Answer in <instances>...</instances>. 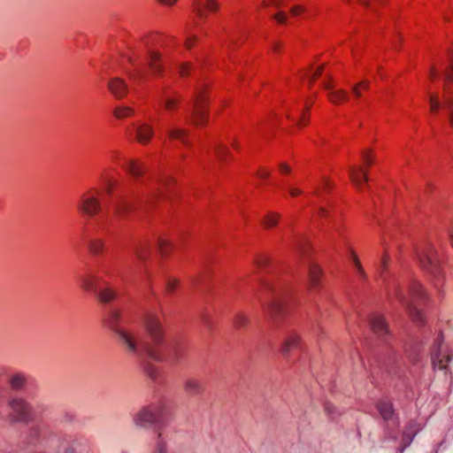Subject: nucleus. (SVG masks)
Wrapping results in <instances>:
<instances>
[{
	"instance_id": "f257e3e1",
	"label": "nucleus",
	"mask_w": 453,
	"mask_h": 453,
	"mask_svg": "<svg viewBox=\"0 0 453 453\" xmlns=\"http://www.w3.org/2000/svg\"><path fill=\"white\" fill-rule=\"evenodd\" d=\"M104 321L127 350L141 361L145 372L154 381L160 380L161 372L149 359L172 364L178 362L180 353L177 352L175 344L165 338L157 314L148 312L141 329L138 325L131 323L122 315L119 309L111 307L105 310Z\"/></svg>"
},
{
	"instance_id": "f03ea898",
	"label": "nucleus",
	"mask_w": 453,
	"mask_h": 453,
	"mask_svg": "<svg viewBox=\"0 0 453 453\" xmlns=\"http://www.w3.org/2000/svg\"><path fill=\"white\" fill-rule=\"evenodd\" d=\"M156 36L144 37L128 57L132 69L128 76L134 85L144 84L151 75H159L163 71L162 58L159 52L152 49Z\"/></svg>"
},
{
	"instance_id": "7ed1b4c3",
	"label": "nucleus",
	"mask_w": 453,
	"mask_h": 453,
	"mask_svg": "<svg viewBox=\"0 0 453 453\" xmlns=\"http://www.w3.org/2000/svg\"><path fill=\"white\" fill-rule=\"evenodd\" d=\"M444 93L441 97L437 94H431L428 96L431 111L437 113L442 110L449 125L453 127V60L449 59L443 73Z\"/></svg>"
},
{
	"instance_id": "20e7f679",
	"label": "nucleus",
	"mask_w": 453,
	"mask_h": 453,
	"mask_svg": "<svg viewBox=\"0 0 453 453\" xmlns=\"http://www.w3.org/2000/svg\"><path fill=\"white\" fill-rule=\"evenodd\" d=\"M79 280L83 289L93 292L103 303H108L113 301L117 296L115 290L109 286L96 272L91 269H87L86 272L79 277Z\"/></svg>"
},
{
	"instance_id": "39448f33",
	"label": "nucleus",
	"mask_w": 453,
	"mask_h": 453,
	"mask_svg": "<svg viewBox=\"0 0 453 453\" xmlns=\"http://www.w3.org/2000/svg\"><path fill=\"white\" fill-rule=\"evenodd\" d=\"M395 296L398 301L404 305L411 317L416 322H422L424 319L421 311L418 308V303L426 298V294L422 289L418 282L413 281L409 288L406 296L401 289H395Z\"/></svg>"
},
{
	"instance_id": "423d86ee",
	"label": "nucleus",
	"mask_w": 453,
	"mask_h": 453,
	"mask_svg": "<svg viewBox=\"0 0 453 453\" xmlns=\"http://www.w3.org/2000/svg\"><path fill=\"white\" fill-rule=\"evenodd\" d=\"M261 285L263 290L272 296L266 303L260 300L264 310L273 321H276L277 317L285 312L283 300L287 290L283 287L270 281H263Z\"/></svg>"
},
{
	"instance_id": "0eeeda50",
	"label": "nucleus",
	"mask_w": 453,
	"mask_h": 453,
	"mask_svg": "<svg viewBox=\"0 0 453 453\" xmlns=\"http://www.w3.org/2000/svg\"><path fill=\"white\" fill-rule=\"evenodd\" d=\"M104 185L106 193L112 198L114 214L118 217H122L126 213L131 211L140 198L129 197L125 192L114 193V188L118 185L117 180L111 179L108 176L103 177Z\"/></svg>"
},
{
	"instance_id": "6e6552de",
	"label": "nucleus",
	"mask_w": 453,
	"mask_h": 453,
	"mask_svg": "<svg viewBox=\"0 0 453 453\" xmlns=\"http://www.w3.org/2000/svg\"><path fill=\"white\" fill-rule=\"evenodd\" d=\"M376 407L384 422L383 441H396L400 421L392 403L387 399H381L377 403Z\"/></svg>"
},
{
	"instance_id": "1a4fd4ad",
	"label": "nucleus",
	"mask_w": 453,
	"mask_h": 453,
	"mask_svg": "<svg viewBox=\"0 0 453 453\" xmlns=\"http://www.w3.org/2000/svg\"><path fill=\"white\" fill-rule=\"evenodd\" d=\"M164 416V407L161 403H153L143 406L133 415V421L135 426L148 427L158 422Z\"/></svg>"
},
{
	"instance_id": "9d476101",
	"label": "nucleus",
	"mask_w": 453,
	"mask_h": 453,
	"mask_svg": "<svg viewBox=\"0 0 453 453\" xmlns=\"http://www.w3.org/2000/svg\"><path fill=\"white\" fill-rule=\"evenodd\" d=\"M417 256L423 270L434 277L440 274V262L436 251L431 244H426L418 251Z\"/></svg>"
},
{
	"instance_id": "9b49d317",
	"label": "nucleus",
	"mask_w": 453,
	"mask_h": 453,
	"mask_svg": "<svg viewBox=\"0 0 453 453\" xmlns=\"http://www.w3.org/2000/svg\"><path fill=\"white\" fill-rule=\"evenodd\" d=\"M8 405L12 411L11 418L12 422H21L28 424L32 421L31 407L22 398L13 397L8 401Z\"/></svg>"
},
{
	"instance_id": "f8f14e48",
	"label": "nucleus",
	"mask_w": 453,
	"mask_h": 453,
	"mask_svg": "<svg viewBox=\"0 0 453 453\" xmlns=\"http://www.w3.org/2000/svg\"><path fill=\"white\" fill-rule=\"evenodd\" d=\"M41 439L48 443L53 444L55 441L58 442L60 441L61 436L58 435L50 426L45 423L31 426L28 431L29 442L35 443Z\"/></svg>"
},
{
	"instance_id": "ddd939ff",
	"label": "nucleus",
	"mask_w": 453,
	"mask_h": 453,
	"mask_svg": "<svg viewBox=\"0 0 453 453\" xmlns=\"http://www.w3.org/2000/svg\"><path fill=\"white\" fill-rule=\"evenodd\" d=\"M96 193L99 192L96 191ZM96 195L97 194L91 196L84 195L77 205L79 211L89 217H93L101 211L102 206Z\"/></svg>"
},
{
	"instance_id": "4468645a",
	"label": "nucleus",
	"mask_w": 453,
	"mask_h": 453,
	"mask_svg": "<svg viewBox=\"0 0 453 453\" xmlns=\"http://www.w3.org/2000/svg\"><path fill=\"white\" fill-rule=\"evenodd\" d=\"M442 339L438 337L435 341L434 347L431 354L432 365L434 369L444 370L447 367V364L450 361L451 357L449 355L442 354L441 350Z\"/></svg>"
},
{
	"instance_id": "2eb2a0df",
	"label": "nucleus",
	"mask_w": 453,
	"mask_h": 453,
	"mask_svg": "<svg viewBox=\"0 0 453 453\" xmlns=\"http://www.w3.org/2000/svg\"><path fill=\"white\" fill-rule=\"evenodd\" d=\"M205 119L206 112L203 107V99L202 93H199L196 95L194 101V107L190 116L188 117V120L191 121L194 125L199 126L205 121Z\"/></svg>"
},
{
	"instance_id": "dca6fc26",
	"label": "nucleus",
	"mask_w": 453,
	"mask_h": 453,
	"mask_svg": "<svg viewBox=\"0 0 453 453\" xmlns=\"http://www.w3.org/2000/svg\"><path fill=\"white\" fill-rule=\"evenodd\" d=\"M420 430L419 425L411 420L408 423L405 430L403 431L401 438L402 446L396 449V453H403L404 449L411 445L415 435Z\"/></svg>"
},
{
	"instance_id": "f3484780",
	"label": "nucleus",
	"mask_w": 453,
	"mask_h": 453,
	"mask_svg": "<svg viewBox=\"0 0 453 453\" xmlns=\"http://www.w3.org/2000/svg\"><path fill=\"white\" fill-rule=\"evenodd\" d=\"M369 324L372 332L376 334L380 338H383L388 334V326L381 315L377 313L371 315L369 318Z\"/></svg>"
},
{
	"instance_id": "a211bd4d",
	"label": "nucleus",
	"mask_w": 453,
	"mask_h": 453,
	"mask_svg": "<svg viewBox=\"0 0 453 453\" xmlns=\"http://www.w3.org/2000/svg\"><path fill=\"white\" fill-rule=\"evenodd\" d=\"M184 390L187 394L196 396L203 393L204 388L202 381L195 377L188 376L183 382Z\"/></svg>"
},
{
	"instance_id": "6ab92c4d",
	"label": "nucleus",
	"mask_w": 453,
	"mask_h": 453,
	"mask_svg": "<svg viewBox=\"0 0 453 453\" xmlns=\"http://www.w3.org/2000/svg\"><path fill=\"white\" fill-rule=\"evenodd\" d=\"M192 7L196 15L203 19L205 16V11L213 12L218 8V3L215 0H194Z\"/></svg>"
},
{
	"instance_id": "aec40b11",
	"label": "nucleus",
	"mask_w": 453,
	"mask_h": 453,
	"mask_svg": "<svg viewBox=\"0 0 453 453\" xmlns=\"http://www.w3.org/2000/svg\"><path fill=\"white\" fill-rule=\"evenodd\" d=\"M108 88L116 98H121L127 93V85L120 78H112L108 82Z\"/></svg>"
},
{
	"instance_id": "412c9836",
	"label": "nucleus",
	"mask_w": 453,
	"mask_h": 453,
	"mask_svg": "<svg viewBox=\"0 0 453 453\" xmlns=\"http://www.w3.org/2000/svg\"><path fill=\"white\" fill-rule=\"evenodd\" d=\"M134 128L135 131L136 139L142 144L149 142L150 138L153 136V128L147 123H142L138 126L134 125Z\"/></svg>"
},
{
	"instance_id": "4be33fe9",
	"label": "nucleus",
	"mask_w": 453,
	"mask_h": 453,
	"mask_svg": "<svg viewBox=\"0 0 453 453\" xmlns=\"http://www.w3.org/2000/svg\"><path fill=\"white\" fill-rule=\"evenodd\" d=\"M123 168L134 178L139 179L145 173V166L139 161L128 159L122 165Z\"/></svg>"
},
{
	"instance_id": "5701e85b",
	"label": "nucleus",
	"mask_w": 453,
	"mask_h": 453,
	"mask_svg": "<svg viewBox=\"0 0 453 453\" xmlns=\"http://www.w3.org/2000/svg\"><path fill=\"white\" fill-rule=\"evenodd\" d=\"M325 88L328 91V98L334 104H339L348 99V93L343 89H334L333 87L327 83L324 84Z\"/></svg>"
},
{
	"instance_id": "b1692460",
	"label": "nucleus",
	"mask_w": 453,
	"mask_h": 453,
	"mask_svg": "<svg viewBox=\"0 0 453 453\" xmlns=\"http://www.w3.org/2000/svg\"><path fill=\"white\" fill-rule=\"evenodd\" d=\"M8 382L12 389L21 390L27 382V378L22 372H12L8 376Z\"/></svg>"
},
{
	"instance_id": "393cba45",
	"label": "nucleus",
	"mask_w": 453,
	"mask_h": 453,
	"mask_svg": "<svg viewBox=\"0 0 453 453\" xmlns=\"http://www.w3.org/2000/svg\"><path fill=\"white\" fill-rule=\"evenodd\" d=\"M301 347V342L298 336L295 334H289L284 341L281 352L283 355L288 354L291 350Z\"/></svg>"
},
{
	"instance_id": "a878e982",
	"label": "nucleus",
	"mask_w": 453,
	"mask_h": 453,
	"mask_svg": "<svg viewBox=\"0 0 453 453\" xmlns=\"http://www.w3.org/2000/svg\"><path fill=\"white\" fill-rule=\"evenodd\" d=\"M349 177L352 182L357 186H359L362 182H366L368 180L367 173L361 168L356 166L349 167Z\"/></svg>"
},
{
	"instance_id": "bb28decb",
	"label": "nucleus",
	"mask_w": 453,
	"mask_h": 453,
	"mask_svg": "<svg viewBox=\"0 0 453 453\" xmlns=\"http://www.w3.org/2000/svg\"><path fill=\"white\" fill-rule=\"evenodd\" d=\"M166 133L171 140H178L184 144H188L187 132L185 129L180 127H173L168 128Z\"/></svg>"
},
{
	"instance_id": "cd10ccee",
	"label": "nucleus",
	"mask_w": 453,
	"mask_h": 453,
	"mask_svg": "<svg viewBox=\"0 0 453 453\" xmlns=\"http://www.w3.org/2000/svg\"><path fill=\"white\" fill-rule=\"evenodd\" d=\"M160 93V101L165 104L166 110H172L177 106L180 98V96H173L167 95L165 89H162Z\"/></svg>"
},
{
	"instance_id": "c85d7f7f",
	"label": "nucleus",
	"mask_w": 453,
	"mask_h": 453,
	"mask_svg": "<svg viewBox=\"0 0 453 453\" xmlns=\"http://www.w3.org/2000/svg\"><path fill=\"white\" fill-rule=\"evenodd\" d=\"M320 273L321 272L319 267L315 263L311 261L309 262L308 275L311 286L315 287L319 283Z\"/></svg>"
},
{
	"instance_id": "c756f323",
	"label": "nucleus",
	"mask_w": 453,
	"mask_h": 453,
	"mask_svg": "<svg viewBox=\"0 0 453 453\" xmlns=\"http://www.w3.org/2000/svg\"><path fill=\"white\" fill-rule=\"evenodd\" d=\"M408 359L413 364H418L421 359L420 346L418 343H412L405 349Z\"/></svg>"
},
{
	"instance_id": "7c9ffc66",
	"label": "nucleus",
	"mask_w": 453,
	"mask_h": 453,
	"mask_svg": "<svg viewBox=\"0 0 453 453\" xmlns=\"http://www.w3.org/2000/svg\"><path fill=\"white\" fill-rule=\"evenodd\" d=\"M88 246L89 251L93 255L98 256V255H101L104 251V242L101 239L91 238L90 240H88Z\"/></svg>"
},
{
	"instance_id": "2f4dec72",
	"label": "nucleus",
	"mask_w": 453,
	"mask_h": 453,
	"mask_svg": "<svg viewBox=\"0 0 453 453\" xmlns=\"http://www.w3.org/2000/svg\"><path fill=\"white\" fill-rule=\"evenodd\" d=\"M133 109L128 106H118L115 108L113 114L118 119H123L133 114Z\"/></svg>"
},
{
	"instance_id": "473e14b6",
	"label": "nucleus",
	"mask_w": 453,
	"mask_h": 453,
	"mask_svg": "<svg viewBox=\"0 0 453 453\" xmlns=\"http://www.w3.org/2000/svg\"><path fill=\"white\" fill-rule=\"evenodd\" d=\"M169 182H170V180H162L158 184V187H157V190H152L144 198H142V201H150V200H152V199L156 198L159 194H161L163 192L162 188L165 186L169 185Z\"/></svg>"
},
{
	"instance_id": "72a5a7b5",
	"label": "nucleus",
	"mask_w": 453,
	"mask_h": 453,
	"mask_svg": "<svg viewBox=\"0 0 453 453\" xmlns=\"http://www.w3.org/2000/svg\"><path fill=\"white\" fill-rule=\"evenodd\" d=\"M148 251V245L146 243H140L134 247V252L137 258L144 260Z\"/></svg>"
},
{
	"instance_id": "f704fd0d",
	"label": "nucleus",
	"mask_w": 453,
	"mask_h": 453,
	"mask_svg": "<svg viewBox=\"0 0 453 453\" xmlns=\"http://www.w3.org/2000/svg\"><path fill=\"white\" fill-rule=\"evenodd\" d=\"M360 88H363L365 90H367L369 88V81H363L351 87V90L357 98H359L361 96Z\"/></svg>"
},
{
	"instance_id": "c9c22d12",
	"label": "nucleus",
	"mask_w": 453,
	"mask_h": 453,
	"mask_svg": "<svg viewBox=\"0 0 453 453\" xmlns=\"http://www.w3.org/2000/svg\"><path fill=\"white\" fill-rule=\"evenodd\" d=\"M249 318L244 313L236 314L234 323L236 327H242L248 324Z\"/></svg>"
},
{
	"instance_id": "e433bc0d",
	"label": "nucleus",
	"mask_w": 453,
	"mask_h": 453,
	"mask_svg": "<svg viewBox=\"0 0 453 453\" xmlns=\"http://www.w3.org/2000/svg\"><path fill=\"white\" fill-rule=\"evenodd\" d=\"M278 219H279V215L278 214H275V213H269L265 216V219H264V224L267 226V227H271V226H273L277 224L278 222Z\"/></svg>"
},
{
	"instance_id": "4c0bfd02",
	"label": "nucleus",
	"mask_w": 453,
	"mask_h": 453,
	"mask_svg": "<svg viewBox=\"0 0 453 453\" xmlns=\"http://www.w3.org/2000/svg\"><path fill=\"white\" fill-rule=\"evenodd\" d=\"M153 453H166L165 443L162 439V434H158V438L156 443V448Z\"/></svg>"
},
{
	"instance_id": "58836bf2",
	"label": "nucleus",
	"mask_w": 453,
	"mask_h": 453,
	"mask_svg": "<svg viewBox=\"0 0 453 453\" xmlns=\"http://www.w3.org/2000/svg\"><path fill=\"white\" fill-rule=\"evenodd\" d=\"M172 247V244L169 243L167 240L165 239H159L157 241V248L162 255L165 254L167 250Z\"/></svg>"
},
{
	"instance_id": "ea45409f",
	"label": "nucleus",
	"mask_w": 453,
	"mask_h": 453,
	"mask_svg": "<svg viewBox=\"0 0 453 453\" xmlns=\"http://www.w3.org/2000/svg\"><path fill=\"white\" fill-rule=\"evenodd\" d=\"M351 255H352L353 262H354V265H355V267H356V269H357V273H358L362 277H365V272H364V269H363V267H362V265H361V264H360V262H359V260H358L357 257V256H356V254H354L353 252H352V254H351Z\"/></svg>"
},
{
	"instance_id": "a19ab883",
	"label": "nucleus",
	"mask_w": 453,
	"mask_h": 453,
	"mask_svg": "<svg viewBox=\"0 0 453 453\" xmlns=\"http://www.w3.org/2000/svg\"><path fill=\"white\" fill-rule=\"evenodd\" d=\"M325 411L330 418H332V419L334 418L335 407L332 403H325Z\"/></svg>"
},
{
	"instance_id": "79ce46f5",
	"label": "nucleus",
	"mask_w": 453,
	"mask_h": 453,
	"mask_svg": "<svg viewBox=\"0 0 453 453\" xmlns=\"http://www.w3.org/2000/svg\"><path fill=\"white\" fill-rule=\"evenodd\" d=\"M308 246L307 241L304 238H299L296 242V249L300 250V252H304Z\"/></svg>"
},
{
	"instance_id": "37998d69",
	"label": "nucleus",
	"mask_w": 453,
	"mask_h": 453,
	"mask_svg": "<svg viewBox=\"0 0 453 453\" xmlns=\"http://www.w3.org/2000/svg\"><path fill=\"white\" fill-rule=\"evenodd\" d=\"M214 150H215L218 157L220 158L223 157L227 153L226 149L222 147L221 145H218V144L215 145Z\"/></svg>"
},
{
	"instance_id": "c03bdc74",
	"label": "nucleus",
	"mask_w": 453,
	"mask_h": 453,
	"mask_svg": "<svg viewBox=\"0 0 453 453\" xmlns=\"http://www.w3.org/2000/svg\"><path fill=\"white\" fill-rule=\"evenodd\" d=\"M269 260L267 257L262 256L257 258L256 264L258 267H263L268 264Z\"/></svg>"
},
{
	"instance_id": "a18cd8bd",
	"label": "nucleus",
	"mask_w": 453,
	"mask_h": 453,
	"mask_svg": "<svg viewBox=\"0 0 453 453\" xmlns=\"http://www.w3.org/2000/svg\"><path fill=\"white\" fill-rule=\"evenodd\" d=\"M177 286V281L174 279H168L166 282V288L167 290L173 291Z\"/></svg>"
},
{
	"instance_id": "49530a36",
	"label": "nucleus",
	"mask_w": 453,
	"mask_h": 453,
	"mask_svg": "<svg viewBox=\"0 0 453 453\" xmlns=\"http://www.w3.org/2000/svg\"><path fill=\"white\" fill-rule=\"evenodd\" d=\"M196 41V36L192 35L186 39L185 45L188 49H190L193 42Z\"/></svg>"
},
{
	"instance_id": "de8ad7c7",
	"label": "nucleus",
	"mask_w": 453,
	"mask_h": 453,
	"mask_svg": "<svg viewBox=\"0 0 453 453\" xmlns=\"http://www.w3.org/2000/svg\"><path fill=\"white\" fill-rule=\"evenodd\" d=\"M189 69H190L189 65H188V64L182 65L180 67V75H181V76H185L186 74H188V73Z\"/></svg>"
},
{
	"instance_id": "09e8293b",
	"label": "nucleus",
	"mask_w": 453,
	"mask_h": 453,
	"mask_svg": "<svg viewBox=\"0 0 453 453\" xmlns=\"http://www.w3.org/2000/svg\"><path fill=\"white\" fill-rule=\"evenodd\" d=\"M10 373V368L4 365H0V377L3 376H9Z\"/></svg>"
},
{
	"instance_id": "8fccbe9b",
	"label": "nucleus",
	"mask_w": 453,
	"mask_h": 453,
	"mask_svg": "<svg viewBox=\"0 0 453 453\" xmlns=\"http://www.w3.org/2000/svg\"><path fill=\"white\" fill-rule=\"evenodd\" d=\"M274 19H275L278 22H280V23H283V22L285 21V19H286V16H285V14H284L283 12H280V13H279V14H277V15H275Z\"/></svg>"
},
{
	"instance_id": "3c124183",
	"label": "nucleus",
	"mask_w": 453,
	"mask_h": 453,
	"mask_svg": "<svg viewBox=\"0 0 453 453\" xmlns=\"http://www.w3.org/2000/svg\"><path fill=\"white\" fill-rule=\"evenodd\" d=\"M363 159L367 165H371L372 163V158L366 153H363Z\"/></svg>"
},
{
	"instance_id": "603ef678",
	"label": "nucleus",
	"mask_w": 453,
	"mask_h": 453,
	"mask_svg": "<svg viewBox=\"0 0 453 453\" xmlns=\"http://www.w3.org/2000/svg\"><path fill=\"white\" fill-rule=\"evenodd\" d=\"M322 70V66L318 67L312 73V80H315L317 77H319L321 74Z\"/></svg>"
},
{
	"instance_id": "864d4df0",
	"label": "nucleus",
	"mask_w": 453,
	"mask_h": 453,
	"mask_svg": "<svg viewBox=\"0 0 453 453\" xmlns=\"http://www.w3.org/2000/svg\"><path fill=\"white\" fill-rule=\"evenodd\" d=\"M111 222V218L107 215L105 217L101 218V222L99 223L103 227H104V225Z\"/></svg>"
},
{
	"instance_id": "5fc2aeb1",
	"label": "nucleus",
	"mask_w": 453,
	"mask_h": 453,
	"mask_svg": "<svg viewBox=\"0 0 453 453\" xmlns=\"http://www.w3.org/2000/svg\"><path fill=\"white\" fill-rule=\"evenodd\" d=\"M289 193L291 196H296L302 194V191L298 188H289Z\"/></svg>"
},
{
	"instance_id": "6e6d98bb",
	"label": "nucleus",
	"mask_w": 453,
	"mask_h": 453,
	"mask_svg": "<svg viewBox=\"0 0 453 453\" xmlns=\"http://www.w3.org/2000/svg\"><path fill=\"white\" fill-rule=\"evenodd\" d=\"M258 176L260 178H268L270 176V173L267 170H261L258 173Z\"/></svg>"
},
{
	"instance_id": "4d7b16f0",
	"label": "nucleus",
	"mask_w": 453,
	"mask_h": 453,
	"mask_svg": "<svg viewBox=\"0 0 453 453\" xmlns=\"http://www.w3.org/2000/svg\"><path fill=\"white\" fill-rule=\"evenodd\" d=\"M178 0H159V2L163 4L172 6Z\"/></svg>"
},
{
	"instance_id": "13d9d810",
	"label": "nucleus",
	"mask_w": 453,
	"mask_h": 453,
	"mask_svg": "<svg viewBox=\"0 0 453 453\" xmlns=\"http://www.w3.org/2000/svg\"><path fill=\"white\" fill-rule=\"evenodd\" d=\"M293 15H298L302 12V7L300 6H295L291 10Z\"/></svg>"
},
{
	"instance_id": "bf43d9fd",
	"label": "nucleus",
	"mask_w": 453,
	"mask_h": 453,
	"mask_svg": "<svg viewBox=\"0 0 453 453\" xmlns=\"http://www.w3.org/2000/svg\"><path fill=\"white\" fill-rule=\"evenodd\" d=\"M202 321H203L204 326H206L208 328L211 326L210 319L206 316L203 317Z\"/></svg>"
},
{
	"instance_id": "052dcab7",
	"label": "nucleus",
	"mask_w": 453,
	"mask_h": 453,
	"mask_svg": "<svg viewBox=\"0 0 453 453\" xmlns=\"http://www.w3.org/2000/svg\"><path fill=\"white\" fill-rule=\"evenodd\" d=\"M280 171L282 173H289L290 172V168L288 165H285V164H281L280 165Z\"/></svg>"
},
{
	"instance_id": "680f3d73",
	"label": "nucleus",
	"mask_w": 453,
	"mask_h": 453,
	"mask_svg": "<svg viewBox=\"0 0 453 453\" xmlns=\"http://www.w3.org/2000/svg\"><path fill=\"white\" fill-rule=\"evenodd\" d=\"M305 118H306L305 115L303 114L302 117L299 119H297V124L299 126L305 125L306 124Z\"/></svg>"
},
{
	"instance_id": "e2e57ef3",
	"label": "nucleus",
	"mask_w": 453,
	"mask_h": 453,
	"mask_svg": "<svg viewBox=\"0 0 453 453\" xmlns=\"http://www.w3.org/2000/svg\"><path fill=\"white\" fill-rule=\"evenodd\" d=\"M279 0H265V4H272V5H278L279 3H278Z\"/></svg>"
},
{
	"instance_id": "0e129e2a",
	"label": "nucleus",
	"mask_w": 453,
	"mask_h": 453,
	"mask_svg": "<svg viewBox=\"0 0 453 453\" xmlns=\"http://www.w3.org/2000/svg\"><path fill=\"white\" fill-rule=\"evenodd\" d=\"M437 74V70L435 67H432L430 70V76L431 78H434Z\"/></svg>"
},
{
	"instance_id": "69168bd1",
	"label": "nucleus",
	"mask_w": 453,
	"mask_h": 453,
	"mask_svg": "<svg viewBox=\"0 0 453 453\" xmlns=\"http://www.w3.org/2000/svg\"><path fill=\"white\" fill-rule=\"evenodd\" d=\"M326 211L323 208H320L319 209V214L322 215V216H326Z\"/></svg>"
},
{
	"instance_id": "338daca9",
	"label": "nucleus",
	"mask_w": 453,
	"mask_h": 453,
	"mask_svg": "<svg viewBox=\"0 0 453 453\" xmlns=\"http://www.w3.org/2000/svg\"><path fill=\"white\" fill-rule=\"evenodd\" d=\"M362 4L364 5H368L369 4V0H358Z\"/></svg>"
},
{
	"instance_id": "774afa93",
	"label": "nucleus",
	"mask_w": 453,
	"mask_h": 453,
	"mask_svg": "<svg viewBox=\"0 0 453 453\" xmlns=\"http://www.w3.org/2000/svg\"><path fill=\"white\" fill-rule=\"evenodd\" d=\"M65 453H74L73 449H66Z\"/></svg>"
}]
</instances>
